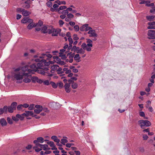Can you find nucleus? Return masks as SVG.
<instances>
[{
  "instance_id": "f257e3e1",
  "label": "nucleus",
  "mask_w": 155,
  "mask_h": 155,
  "mask_svg": "<svg viewBox=\"0 0 155 155\" xmlns=\"http://www.w3.org/2000/svg\"><path fill=\"white\" fill-rule=\"evenodd\" d=\"M31 71L28 70L27 67L18 68L14 69L12 73V76L15 80L17 81L22 80L25 83L31 82V75L30 73Z\"/></svg>"
},
{
  "instance_id": "f03ea898",
  "label": "nucleus",
  "mask_w": 155,
  "mask_h": 155,
  "mask_svg": "<svg viewBox=\"0 0 155 155\" xmlns=\"http://www.w3.org/2000/svg\"><path fill=\"white\" fill-rule=\"evenodd\" d=\"M35 61L36 62H38L37 64V71L38 73L41 74L46 75L47 76H51L53 74L50 73L49 71H48V67L50 64H53L54 61H49L47 62L44 59L40 60L39 58H37L35 59Z\"/></svg>"
},
{
  "instance_id": "7ed1b4c3",
  "label": "nucleus",
  "mask_w": 155,
  "mask_h": 155,
  "mask_svg": "<svg viewBox=\"0 0 155 155\" xmlns=\"http://www.w3.org/2000/svg\"><path fill=\"white\" fill-rule=\"evenodd\" d=\"M29 24L27 26V28L29 30L33 28L36 27V30L37 31H40L41 30V27L43 24V22L42 21L39 20L38 23L35 24L34 22H29Z\"/></svg>"
},
{
  "instance_id": "20e7f679",
  "label": "nucleus",
  "mask_w": 155,
  "mask_h": 155,
  "mask_svg": "<svg viewBox=\"0 0 155 155\" xmlns=\"http://www.w3.org/2000/svg\"><path fill=\"white\" fill-rule=\"evenodd\" d=\"M54 30V29L52 26H44L42 28L41 31L44 33H48L49 34H51Z\"/></svg>"
},
{
  "instance_id": "39448f33",
  "label": "nucleus",
  "mask_w": 155,
  "mask_h": 155,
  "mask_svg": "<svg viewBox=\"0 0 155 155\" xmlns=\"http://www.w3.org/2000/svg\"><path fill=\"white\" fill-rule=\"evenodd\" d=\"M138 123L140 124V126L142 129H145V126L149 127L151 124L150 122L147 120H139Z\"/></svg>"
},
{
  "instance_id": "423d86ee",
  "label": "nucleus",
  "mask_w": 155,
  "mask_h": 155,
  "mask_svg": "<svg viewBox=\"0 0 155 155\" xmlns=\"http://www.w3.org/2000/svg\"><path fill=\"white\" fill-rule=\"evenodd\" d=\"M52 57V56L51 54L48 53H43L41 54V56L39 57V58H42V59H46L47 60H45L47 62H48L47 61L48 60H49V58H51ZM40 60L41 59H39ZM43 59H41V60H43ZM45 60V59H44Z\"/></svg>"
},
{
  "instance_id": "0eeeda50",
  "label": "nucleus",
  "mask_w": 155,
  "mask_h": 155,
  "mask_svg": "<svg viewBox=\"0 0 155 155\" xmlns=\"http://www.w3.org/2000/svg\"><path fill=\"white\" fill-rule=\"evenodd\" d=\"M147 35L148 38L149 39H155V30H149Z\"/></svg>"
},
{
  "instance_id": "6e6552de",
  "label": "nucleus",
  "mask_w": 155,
  "mask_h": 155,
  "mask_svg": "<svg viewBox=\"0 0 155 155\" xmlns=\"http://www.w3.org/2000/svg\"><path fill=\"white\" fill-rule=\"evenodd\" d=\"M53 58L54 59V64L55 62H56L57 64H61V65H64V62L63 61H61V60L60 58H59L58 56H54L53 57Z\"/></svg>"
},
{
  "instance_id": "1a4fd4ad",
  "label": "nucleus",
  "mask_w": 155,
  "mask_h": 155,
  "mask_svg": "<svg viewBox=\"0 0 155 155\" xmlns=\"http://www.w3.org/2000/svg\"><path fill=\"white\" fill-rule=\"evenodd\" d=\"M25 67H27L28 70H30L31 71V72L30 73V74L31 75V74L34 73V71H37V69L38 68L37 67V65L36 66L35 64H33L30 66V68L31 69H28V66H25Z\"/></svg>"
},
{
  "instance_id": "9d476101",
  "label": "nucleus",
  "mask_w": 155,
  "mask_h": 155,
  "mask_svg": "<svg viewBox=\"0 0 155 155\" xmlns=\"http://www.w3.org/2000/svg\"><path fill=\"white\" fill-rule=\"evenodd\" d=\"M87 44H86L85 43H83L81 47H83L84 48H85L87 46V45L89 47H92V41L90 39H87Z\"/></svg>"
},
{
  "instance_id": "9b49d317",
  "label": "nucleus",
  "mask_w": 155,
  "mask_h": 155,
  "mask_svg": "<svg viewBox=\"0 0 155 155\" xmlns=\"http://www.w3.org/2000/svg\"><path fill=\"white\" fill-rule=\"evenodd\" d=\"M32 3V2L30 0H27L23 3V7L26 8H30V5Z\"/></svg>"
},
{
  "instance_id": "f8f14e48",
  "label": "nucleus",
  "mask_w": 155,
  "mask_h": 155,
  "mask_svg": "<svg viewBox=\"0 0 155 155\" xmlns=\"http://www.w3.org/2000/svg\"><path fill=\"white\" fill-rule=\"evenodd\" d=\"M61 78V79H63V81L65 84L64 87L65 88L66 91L67 92H68V81L67 79V78L65 77H62Z\"/></svg>"
},
{
  "instance_id": "ddd939ff",
  "label": "nucleus",
  "mask_w": 155,
  "mask_h": 155,
  "mask_svg": "<svg viewBox=\"0 0 155 155\" xmlns=\"http://www.w3.org/2000/svg\"><path fill=\"white\" fill-rule=\"evenodd\" d=\"M88 34H90L89 37H97V35L95 32V30L92 29L89 31L87 32Z\"/></svg>"
},
{
  "instance_id": "4468645a",
  "label": "nucleus",
  "mask_w": 155,
  "mask_h": 155,
  "mask_svg": "<svg viewBox=\"0 0 155 155\" xmlns=\"http://www.w3.org/2000/svg\"><path fill=\"white\" fill-rule=\"evenodd\" d=\"M35 107L34 111L35 113L39 114L42 111V106L37 105H35Z\"/></svg>"
},
{
  "instance_id": "2eb2a0df",
  "label": "nucleus",
  "mask_w": 155,
  "mask_h": 155,
  "mask_svg": "<svg viewBox=\"0 0 155 155\" xmlns=\"http://www.w3.org/2000/svg\"><path fill=\"white\" fill-rule=\"evenodd\" d=\"M65 50L64 49H61L60 50V52L59 53V56L61 57V58L62 59H65L67 57L66 55L64 53Z\"/></svg>"
},
{
  "instance_id": "dca6fc26",
  "label": "nucleus",
  "mask_w": 155,
  "mask_h": 155,
  "mask_svg": "<svg viewBox=\"0 0 155 155\" xmlns=\"http://www.w3.org/2000/svg\"><path fill=\"white\" fill-rule=\"evenodd\" d=\"M23 115L26 117L31 116L33 117H35L36 116L35 114H34L33 112L31 111H26L25 113L23 114Z\"/></svg>"
},
{
  "instance_id": "f3484780",
  "label": "nucleus",
  "mask_w": 155,
  "mask_h": 155,
  "mask_svg": "<svg viewBox=\"0 0 155 155\" xmlns=\"http://www.w3.org/2000/svg\"><path fill=\"white\" fill-rule=\"evenodd\" d=\"M70 34L68 32V41L69 42V46H68V50L71 49L72 44L73 42L72 38L70 37Z\"/></svg>"
},
{
  "instance_id": "a211bd4d",
  "label": "nucleus",
  "mask_w": 155,
  "mask_h": 155,
  "mask_svg": "<svg viewBox=\"0 0 155 155\" xmlns=\"http://www.w3.org/2000/svg\"><path fill=\"white\" fill-rule=\"evenodd\" d=\"M51 139L55 142L57 143V145L58 146H61V144L59 143L60 140L58 138V137L56 136H52L51 137Z\"/></svg>"
},
{
  "instance_id": "6ab92c4d",
  "label": "nucleus",
  "mask_w": 155,
  "mask_h": 155,
  "mask_svg": "<svg viewBox=\"0 0 155 155\" xmlns=\"http://www.w3.org/2000/svg\"><path fill=\"white\" fill-rule=\"evenodd\" d=\"M58 66L57 64L53 65L51 68V70L50 71V72H49L50 73L52 74V73H54V71L58 69Z\"/></svg>"
},
{
  "instance_id": "aec40b11",
  "label": "nucleus",
  "mask_w": 155,
  "mask_h": 155,
  "mask_svg": "<svg viewBox=\"0 0 155 155\" xmlns=\"http://www.w3.org/2000/svg\"><path fill=\"white\" fill-rule=\"evenodd\" d=\"M33 21V20L31 19L25 18L23 19L21 21V23H29L30 22Z\"/></svg>"
},
{
  "instance_id": "412c9836",
  "label": "nucleus",
  "mask_w": 155,
  "mask_h": 155,
  "mask_svg": "<svg viewBox=\"0 0 155 155\" xmlns=\"http://www.w3.org/2000/svg\"><path fill=\"white\" fill-rule=\"evenodd\" d=\"M77 78L74 77H72L71 78V79H68V86L69 84H71V83L74 82V81H76L77 80ZM70 90L69 89V87H68V93L70 92Z\"/></svg>"
},
{
  "instance_id": "4be33fe9",
  "label": "nucleus",
  "mask_w": 155,
  "mask_h": 155,
  "mask_svg": "<svg viewBox=\"0 0 155 155\" xmlns=\"http://www.w3.org/2000/svg\"><path fill=\"white\" fill-rule=\"evenodd\" d=\"M40 148L43 149V150L45 151L49 150L50 149V148L48 147V146L47 144H42V145H41Z\"/></svg>"
},
{
  "instance_id": "5701e85b",
  "label": "nucleus",
  "mask_w": 155,
  "mask_h": 155,
  "mask_svg": "<svg viewBox=\"0 0 155 155\" xmlns=\"http://www.w3.org/2000/svg\"><path fill=\"white\" fill-rule=\"evenodd\" d=\"M75 54L73 53L72 54H71V53H68V55L69 56V62L70 63H72L73 61V58L74 55Z\"/></svg>"
},
{
  "instance_id": "b1692460",
  "label": "nucleus",
  "mask_w": 155,
  "mask_h": 155,
  "mask_svg": "<svg viewBox=\"0 0 155 155\" xmlns=\"http://www.w3.org/2000/svg\"><path fill=\"white\" fill-rule=\"evenodd\" d=\"M74 56V60L76 61L77 62H79L81 61V57H80L79 54H77Z\"/></svg>"
},
{
  "instance_id": "393cba45",
  "label": "nucleus",
  "mask_w": 155,
  "mask_h": 155,
  "mask_svg": "<svg viewBox=\"0 0 155 155\" xmlns=\"http://www.w3.org/2000/svg\"><path fill=\"white\" fill-rule=\"evenodd\" d=\"M7 107L4 106L3 108L0 109V114H2L3 113L7 111Z\"/></svg>"
},
{
  "instance_id": "a878e982",
  "label": "nucleus",
  "mask_w": 155,
  "mask_h": 155,
  "mask_svg": "<svg viewBox=\"0 0 155 155\" xmlns=\"http://www.w3.org/2000/svg\"><path fill=\"white\" fill-rule=\"evenodd\" d=\"M0 123L3 126H6L7 124L6 120L3 118L1 119Z\"/></svg>"
},
{
  "instance_id": "bb28decb",
  "label": "nucleus",
  "mask_w": 155,
  "mask_h": 155,
  "mask_svg": "<svg viewBox=\"0 0 155 155\" xmlns=\"http://www.w3.org/2000/svg\"><path fill=\"white\" fill-rule=\"evenodd\" d=\"M155 16L154 15H148L146 16V18L147 19L150 21H151L155 18Z\"/></svg>"
},
{
  "instance_id": "cd10ccee",
  "label": "nucleus",
  "mask_w": 155,
  "mask_h": 155,
  "mask_svg": "<svg viewBox=\"0 0 155 155\" xmlns=\"http://www.w3.org/2000/svg\"><path fill=\"white\" fill-rule=\"evenodd\" d=\"M67 7L65 6H60V7L58 8H57V12H58L60 13L61 11H60L61 10H63L65 9H66Z\"/></svg>"
},
{
  "instance_id": "c85d7f7f",
  "label": "nucleus",
  "mask_w": 155,
  "mask_h": 155,
  "mask_svg": "<svg viewBox=\"0 0 155 155\" xmlns=\"http://www.w3.org/2000/svg\"><path fill=\"white\" fill-rule=\"evenodd\" d=\"M31 13L29 12L27 10H24L22 12V14L24 16H27L30 14Z\"/></svg>"
},
{
  "instance_id": "c756f323",
  "label": "nucleus",
  "mask_w": 155,
  "mask_h": 155,
  "mask_svg": "<svg viewBox=\"0 0 155 155\" xmlns=\"http://www.w3.org/2000/svg\"><path fill=\"white\" fill-rule=\"evenodd\" d=\"M88 26V24H85L83 25L79 29L81 31H85V28L87 26Z\"/></svg>"
},
{
  "instance_id": "7c9ffc66",
  "label": "nucleus",
  "mask_w": 155,
  "mask_h": 155,
  "mask_svg": "<svg viewBox=\"0 0 155 155\" xmlns=\"http://www.w3.org/2000/svg\"><path fill=\"white\" fill-rule=\"evenodd\" d=\"M67 138L66 137H64L61 140V143L64 145L65 143H67L68 141L67 139Z\"/></svg>"
},
{
  "instance_id": "2f4dec72",
  "label": "nucleus",
  "mask_w": 155,
  "mask_h": 155,
  "mask_svg": "<svg viewBox=\"0 0 155 155\" xmlns=\"http://www.w3.org/2000/svg\"><path fill=\"white\" fill-rule=\"evenodd\" d=\"M74 144L73 143H68V148H71V149L73 150H75L76 148L75 147H71L72 146H74Z\"/></svg>"
},
{
  "instance_id": "473e14b6",
  "label": "nucleus",
  "mask_w": 155,
  "mask_h": 155,
  "mask_svg": "<svg viewBox=\"0 0 155 155\" xmlns=\"http://www.w3.org/2000/svg\"><path fill=\"white\" fill-rule=\"evenodd\" d=\"M24 115L23 114L20 115L19 114H17V117H18V119H20L21 120H23L24 118Z\"/></svg>"
},
{
  "instance_id": "72a5a7b5",
  "label": "nucleus",
  "mask_w": 155,
  "mask_h": 155,
  "mask_svg": "<svg viewBox=\"0 0 155 155\" xmlns=\"http://www.w3.org/2000/svg\"><path fill=\"white\" fill-rule=\"evenodd\" d=\"M55 3L58 4V5H60L61 4L65 5L66 4V2L64 1H60L59 0H57L55 2Z\"/></svg>"
},
{
  "instance_id": "f704fd0d",
  "label": "nucleus",
  "mask_w": 155,
  "mask_h": 155,
  "mask_svg": "<svg viewBox=\"0 0 155 155\" xmlns=\"http://www.w3.org/2000/svg\"><path fill=\"white\" fill-rule=\"evenodd\" d=\"M59 30H54L51 34H52V35L53 36H57L59 33Z\"/></svg>"
},
{
  "instance_id": "c9c22d12",
  "label": "nucleus",
  "mask_w": 155,
  "mask_h": 155,
  "mask_svg": "<svg viewBox=\"0 0 155 155\" xmlns=\"http://www.w3.org/2000/svg\"><path fill=\"white\" fill-rule=\"evenodd\" d=\"M85 53V51L82 48H81L80 50L78 51V52H77V53L78 54H84Z\"/></svg>"
},
{
  "instance_id": "e433bc0d",
  "label": "nucleus",
  "mask_w": 155,
  "mask_h": 155,
  "mask_svg": "<svg viewBox=\"0 0 155 155\" xmlns=\"http://www.w3.org/2000/svg\"><path fill=\"white\" fill-rule=\"evenodd\" d=\"M60 13H61L62 14L68 16V8H66L65 10H62V11Z\"/></svg>"
},
{
  "instance_id": "4c0bfd02",
  "label": "nucleus",
  "mask_w": 155,
  "mask_h": 155,
  "mask_svg": "<svg viewBox=\"0 0 155 155\" xmlns=\"http://www.w3.org/2000/svg\"><path fill=\"white\" fill-rule=\"evenodd\" d=\"M71 84H72L71 87L73 89H76L78 87V84L74 82L71 83Z\"/></svg>"
},
{
  "instance_id": "58836bf2",
  "label": "nucleus",
  "mask_w": 155,
  "mask_h": 155,
  "mask_svg": "<svg viewBox=\"0 0 155 155\" xmlns=\"http://www.w3.org/2000/svg\"><path fill=\"white\" fill-rule=\"evenodd\" d=\"M81 47L84 50L86 49L88 51H91V47H89L87 45L85 48H84L83 47Z\"/></svg>"
},
{
  "instance_id": "ea45409f",
  "label": "nucleus",
  "mask_w": 155,
  "mask_h": 155,
  "mask_svg": "<svg viewBox=\"0 0 155 155\" xmlns=\"http://www.w3.org/2000/svg\"><path fill=\"white\" fill-rule=\"evenodd\" d=\"M17 105V103L16 102H13L11 106L14 109H15Z\"/></svg>"
},
{
  "instance_id": "a19ab883",
  "label": "nucleus",
  "mask_w": 155,
  "mask_h": 155,
  "mask_svg": "<svg viewBox=\"0 0 155 155\" xmlns=\"http://www.w3.org/2000/svg\"><path fill=\"white\" fill-rule=\"evenodd\" d=\"M57 71H58V74H62L64 73V71H62V69L61 68H58V69L57 70Z\"/></svg>"
},
{
  "instance_id": "79ce46f5",
  "label": "nucleus",
  "mask_w": 155,
  "mask_h": 155,
  "mask_svg": "<svg viewBox=\"0 0 155 155\" xmlns=\"http://www.w3.org/2000/svg\"><path fill=\"white\" fill-rule=\"evenodd\" d=\"M38 78L37 77H31V80H32V81L33 82H37Z\"/></svg>"
},
{
  "instance_id": "37998d69",
  "label": "nucleus",
  "mask_w": 155,
  "mask_h": 155,
  "mask_svg": "<svg viewBox=\"0 0 155 155\" xmlns=\"http://www.w3.org/2000/svg\"><path fill=\"white\" fill-rule=\"evenodd\" d=\"M39 142L40 143H43L44 142V139L42 137H38L37 138Z\"/></svg>"
},
{
  "instance_id": "c03bdc74",
  "label": "nucleus",
  "mask_w": 155,
  "mask_h": 155,
  "mask_svg": "<svg viewBox=\"0 0 155 155\" xmlns=\"http://www.w3.org/2000/svg\"><path fill=\"white\" fill-rule=\"evenodd\" d=\"M44 111L46 113H48L49 112V110L47 108L45 107H43L42 106V111Z\"/></svg>"
},
{
  "instance_id": "a18cd8bd",
  "label": "nucleus",
  "mask_w": 155,
  "mask_h": 155,
  "mask_svg": "<svg viewBox=\"0 0 155 155\" xmlns=\"http://www.w3.org/2000/svg\"><path fill=\"white\" fill-rule=\"evenodd\" d=\"M7 109H8V110L9 112L10 113H12L13 112V110H14L12 107L11 106L7 107Z\"/></svg>"
},
{
  "instance_id": "49530a36",
  "label": "nucleus",
  "mask_w": 155,
  "mask_h": 155,
  "mask_svg": "<svg viewBox=\"0 0 155 155\" xmlns=\"http://www.w3.org/2000/svg\"><path fill=\"white\" fill-rule=\"evenodd\" d=\"M79 26L77 25H75L74 27V30L76 31H78L79 30Z\"/></svg>"
},
{
  "instance_id": "de8ad7c7",
  "label": "nucleus",
  "mask_w": 155,
  "mask_h": 155,
  "mask_svg": "<svg viewBox=\"0 0 155 155\" xmlns=\"http://www.w3.org/2000/svg\"><path fill=\"white\" fill-rule=\"evenodd\" d=\"M68 11H71L72 13H76L77 11L75 10H73V9L71 7H68Z\"/></svg>"
},
{
  "instance_id": "09e8293b",
  "label": "nucleus",
  "mask_w": 155,
  "mask_h": 155,
  "mask_svg": "<svg viewBox=\"0 0 155 155\" xmlns=\"http://www.w3.org/2000/svg\"><path fill=\"white\" fill-rule=\"evenodd\" d=\"M47 143L51 147H54V143L52 141H48Z\"/></svg>"
},
{
  "instance_id": "8fccbe9b",
  "label": "nucleus",
  "mask_w": 155,
  "mask_h": 155,
  "mask_svg": "<svg viewBox=\"0 0 155 155\" xmlns=\"http://www.w3.org/2000/svg\"><path fill=\"white\" fill-rule=\"evenodd\" d=\"M43 83L45 85H48L50 84L49 81L48 80H46L44 81H43Z\"/></svg>"
},
{
  "instance_id": "3c124183",
  "label": "nucleus",
  "mask_w": 155,
  "mask_h": 155,
  "mask_svg": "<svg viewBox=\"0 0 155 155\" xmlns=\"http://www.w3.org/2000/svg\"><path fill=\"white\" fill-rule=\"evenodd\" d=\"M92 30V28L90 26H87L85 28V31H86L88 30Z\"/></svg>"
},
{
  "instance_id": "603ef678",
  "label": "nucleus",
  "mask_w": 155,
  "mask_h": 155,
  "mask_svg": "<svg viewBox=\"0 0 155 155\" xmlns=\"http://www.w3.org/2000/svg\"><path fill=\"white\" fill-rule=\"evenodd\" d=\"M74 17V15L71 13H68V21H70L69 19L73 18Z\"/></svg>"
},
{
  "instance_id": "864d4df0",
  "label": "nucleus",
  "mask_w": 155,
  "mask_h": 155,
  "mask_svg": "<svg viewBox=\"0 0 155 155\" xmlns=\"http://www.w3.org/2000/svg\"><path fill=\"white\" fill-rule=\"evenodd\" d=\"M7 120L8 122L10 124H12V121L11 119L9 117H8L7 118Z\"/></svg>"
},
{
  "instance_id": "5fc2aeb1",
  "label": "nucleus",
  "mask_w": 155,
  "mask_h": 155,
  "mask_svg": "<svg viewBox=\"0 0 155 155\" xmlns=\"http://www.w3.org/2000/svg\"><path fill=\"white\" fill-rule=\"evenodd\" d=\"M51 85L52 86V87L53 88H56L57 87V86L55 83L52 82H51Z\"/></svg>"
},
{
  "instance_id": "6e6d98bb",
  "label": "nucleus",
  "mask_w": 155,
  "mask_h": 155,
  "mask_svg": "<svg viewBox=\"0 0 155 155\" xmlns=\"http://www.w3.org/2000/svg\"><path fill=\"white\" fill-rule=\"evenodd\" d=\"M12 118L15 121H17L18 120V117H17V115H16V116L12 117Z\"/></svg>"
},
{
  "instance_id": "4d7b16f0",
  "label": "nucleus",
  "mask_w": 155,
  "mask_h": 155,
  "mask_svg": "<svg viewBox=\"0 0 155 155\" xmlns=\"http://www.w3.org/2000/svg\"><path fill=\"white\" fill-rule=\"evenodd\" d=\"M33 148L35 149V151L37 152H39L42 150L41 149L37 148V147H33Z\"/></svg>"
},
{
  "instance_id": "13d9d810",
  "label": "nucleus",
  "mask_w": 155,
  "mask_h": 155,
  "mask_svg": "<svg viewBox=\"0 0 155 155\" xmlns=\"http://www.w3.org/2000/svg\"><path fill=\"white\" fill-rule=\"evenodd\" d=\"M68 24H69L72 27H74L75 25V23L73 21H70L68 23Z\"/></svg>"
},
{
  "instance_id": "bf43d9fd",
  "label": "nucleus",
  "mask_w": 155,
  "mask_h": 155,
  "mask_svg": "<svg viewBox=\"0 0 155 155\" xmlns=\"http://www.w3.org/2000/svg\"><path fill=\"white\" fill-rule=\"evenodd\" d=\"M77 47L76 46H74L72 47L71 49V51H74V52L76 51V50L77 49Z\"/></svg>"
},
{
  "instance_id": "052dcab7",
  "label": "nucleus",
  "mask_w": 155,
  "mask_h": 155,
  "mask_svg": "<svg viewBox=\"0 0 155 155\" xmlns=\"http://www.w3.org/2000/svg\"><path fill=\"white\" fill-rule=\"evenodd\" d=\"M147 29H155V26H153L152 25H149L147 27Z\"/></svg>"
},
{
  "instance_id": "680f3d73",
  "label": "nucleus",
  "mask_w": 155,
  "mask_h": 155,
  "mask_svg": "<svg viewBox=\"0 0 155 155\" xmlns=\"http://www.w3.org/2000/svg\"><path fill=\"white\" fill-rule=\"evenodd\" d=\"M58 85L59 87H60V88H61V87H63V83H62L61 82H60L58 83Z\"/></svg>"
},
{
  "instance_id": "e2e57ef3",
  "label": "nucleus",
  "mask_w": 155,
  "mask_h": 155,
  "mask_svg": "<svg viewBox=\"0 0 155 155\" xmlns=\"http://www.w3.org/2000/svg\"><path fill=\"white\" fill-rule=\"evenodd\" d=\"M140 115L142 117H144L145 116V114L143 112L141 111L139 113Z\"/></svg>"
},
{
  "instance_id": "0e129e2a",
  "label": "nucleus",
  "mask_w": 155,
  "mask_h": 155,
  "mask_svg": "<svg viewBox=\"0 0 155 155\" xmlns=\"http://www.w3.org/2000/svg\"><path fill=\"white\" fill-rule=\"evenodd\" d=\"M148 25H152L153 26H155V21L149 22L148 23Z\"/></svg>"
},
{
  "instance_id": "69168bd1",
  "label": "nucleus",
  "mask_w": 155,
  "mask_h": 155,
  "mask_svg": "<svg viewBox=\"0 0 155 155\" xmlns=\"http://www.w3.org/2000/svg\"><path fill=\"white\" fill-rule=\"evenodd\" d=\"M52 3L50 1H48L47 3V5L49 7H50L52 5Z\"/></svg>"
},
{
  "instance_id": "338daca9",
  "label": "nucleus",
  "mask_w": 155,
  "mask_h": 155,
  "mask_svg": "<svg viewBox=\"0 0 155 155\" xmlns=\"http://www.w3.org/2000/svg\"><path fill=\"white\" fill-rule=\"evenodd\" d=\"M78 38L77 37V35L74 34L73 35V39L75 40H77L78 39Z\"/></svg>"
},
{
  "instance_id": "774afa93",
  "label": "nucleus",
  "mask_w": 155,
  "mask_h": 155,
  "mask_svg": "<svg viewBox=\"0 0 155 155\" xmlns=\"http://www.w3.org/2000/svg\"><path fill=\"white\" fill-rule=\"evenodd\" d=\"M22 104L19 105L17 107V109L19 110H20L22 109Z\"/></svg>"
}]
</instances>
